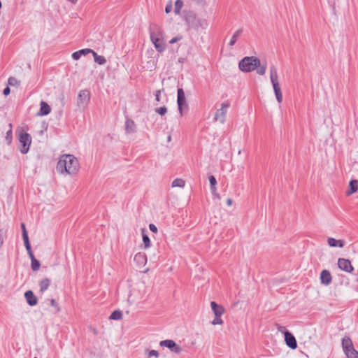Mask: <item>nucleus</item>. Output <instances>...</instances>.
Masks as SVG:
<instances>
[{"label": "nucleus", "mask_w": 358, "mask_h": 358, "mask_svg": "<svg viewBox=\"0 0 358 358\" xmlns=\"http://www.w3.org/2000/svg\"><path fill=\"white\" fill-rule=\"evenodd\" d=\"M79 162L73 155L64 154L59 157L57 164V171L62 175L74 176L79 171Z\"/></svg>", "instance_id": "1"}, {"label": "nucleus", "mask_w": 358, "mask_h": 358, "mask_svg": "<svg viewBox=\"0 0 358 358\" xmlns=\"http://www.w3.org/2000/svg\"><path fill=\"white\" fill-rule=\"evenodd\" d=\"M239 69L244 73H249L256 70L259 76H264L266 73V62L262 63L257 57H245L238 63Z\"/></svg>", "instance_id": "2"}, {"label": "nucleus", "mask_w": 358, "mask_h": 358, "mask_svg": "<svg viewBox=\"0 0 358 358\" xmlns=\"http://www.w3.org/2000/svg\"><path fill=\"white\" fill-rule=\"evenodd\" d=\"M148 287L143 282L134 284L128 296V301L131 304H138L147 297Z\"/></svg>", "instance_id": "3"}, {"label": "nucleus", "mask_w": 358, "mask_h": 358, "mask_svg": "<svg viewBox=\"0 0 358 358\" xmlns=\"http://www.w3.org/2000/svg\"><path fill=\"white\" fill-rule=\"evenodd\" d=\"M163 35V30L157 24H152L150 27V40L154 44L156 50L159 52H163L166 48V44L164 41Z\"/></svg>", "instance_id": "4"}, {"label": "nucleus", "mask_w": 358, "mask_h": 358, "mask_svg": "<svg viewBox=\"0 0 358 358\" xmlns=\"http://www.w3.org/2000/svg\"><path fill=\"white\" fill-rule=\"evenodd\" d=\"M185 21L189 29L196 31L200 29H206L208 27V22L206 19L199 17L193 12H189L185 15Z\"/></svg>", "instance_id": "5"}, {"label": "nucleus", "mask_w": 358, "mask_h": 358, "mask_svg": "<svg viewBox=\"0 0 358 358\" xmlns=\"http://www.w3.org/2000/svg\"><path fill=\"white\" fill-rule=\"evenodd\" d=\"M269 76L270 80L273 86V89L275 93L276 100L278 103L282 101V94L281 87L279 83V78L278 74V70L275 66L272 65L269 69Z\"/></svg>", "instance_id": "6"}, {"label": "nucleus", "mask_w": 358, "mask_h": 358, "mask_svg": "<svg viewBox=\"0 0 358 358\" xmlns=\"http://www.w3.org/2000/svg\"><path fill=\"white\" fill-rule=\"evenodd\" d=\"M20 146L19 150L22 154H26L29 152V148L31 143V138L30 135L27 133L22 131L19 135Z\"/></svg>", "instance_id": "7"}, {"label": "nucleus", "mask_w": 358, "mask_h": 358, "mask_svg": "<svg viewBox=\"0 0 358 358\" xmlns=\"http://www.w3.org/2000/svg\"><path fill=\"white\" fill-rule=\"evenodd\" d=\"M90 100V92L87 90H80L77 97V106L85 110L88 106Z\"/></svg>", "instance_id": "8"}, {"label": "nucleus", "mask_w": 358, "mask_h": 358, "mask_svg": "<svg viewBox=\"0 0 358 358\" xmlns=\"http://www.w3.org/2000/svg\"><path fill=\"white\" fill-rule=\"evenodd\" d=\"M230 106L229 101L223 102L220 108L217 109L214 116L215 121H219L221 124H224L226 120V115Z\"/></svg>", "instance_id": "9"}, {"label": "nucleus", "mask_w": 358, "mask_h": 358, "mask_svg": "<svg viewBox=\"0 0 358 358\" xmlns=\"http://www.w3.org/2000/svg\"><path fill=\"white\" fill-rule=\"evenodd\" d=\"M177 103L179 113L182 116L183 115L182 108L184 106H187L185 94L182 88L178 89Z\"/></svg>", "instance_id": "10"}, {"label": "nucleus", "mask_w": 358, "mask_h": 358, "mask_svg": "<svg viewBox=\"0 0 358 358\" xmlns=\"http://www.w3.org/2000/svg\"><path fill=\"white\" fill-rule=\"evenodd\" d=\"M162 347H166L176 353H180L182 351V348L177 345L173 340H164L162 341L159 343Z\"/></svg>", "instance_id": "11"}, {"label": "nucleus", "mask_w": 358, "mask_h": 358, "mask_svg": "<svg viewBox=\"0 0 358 358\" xmlns=\"http://www.w3.org/2000/svg\"><path fill=\"white\" fill-rule=\"evenodd\" d=\"M338 268L347 273H351L353 271V267L350 260L344 258H339L338 260Z\"/></svg>", "instance_id": "12"}, {"label": "nucleus", "mask_w": 358, "mask_h": 358, "mask_svg": "<svg viewBox=\"0 0 358 358\" xmlns=\"http://www.w3.org/2000/svg\"><path fill=\"white\" fill-rule=\"evenodd\" d=\"M134 261L138 268L143 267L147 262V256L144 252H139L134 255Z\"/></svg>", "instance_id": "13"}, {"label": "nucleus", "mask_w": 358, "mask_h": 358, "mask_svg": "<svg viewBox=\"0 0 358 358\" xmlns=\"http://www.w3.org/2000/svg\"><path fill=\"white\" fill-rule=\"evenodd\" d=\"M285 340L287 345L291 349H296L297 343L295 337L289 332L286 331L285 333Z\"/></svg>", "instance_id": "14"}, {"label": "nucleus", "mask_w": 358, "mask_h": 358, "mask_svg": "<svg viewBox=\"0 0 358 358\" xmlns=\"http://www.w3.org/2000/svg\"><path fill=\"white\" fill-rule=\"evenodd\" d=\"M332 278L331 273L327 270H323L320 273L321 283L324 285H329L331 282Z\"/></svg>", "instance_id": "15"}, {"label": "nucleus", "mask_w": 358, "mask_h": 358, "mask_svg": "<svg viewBox=\"0 0 358 358\" xmlns=\"http://www.w3.org/2000/svg\"><path fill=\"white\" fill-rule=\"evenodd\" d=\"M146 53L148 55V57L150 58V59H149L147 62V63L144 67L146 68L147 69L152 70L153 68H155V64H156V61H155V58L153 57L154 50L152 49L148 50Z\"/></svg>", "instance_id": "16"}, {"label": "nucleus", "mask_w": 358, "mask_h": 358, "mask_svg": "<svg viewBox=\"0 0 358 358\" xmlns=\"http://www.w3.org/2000/svg\"><path fill=\"white\" fill-rule=\"evenodd\" d=\"M24 297L26 299L27 303L29 306H34L37 304V302H38L37 298L34 296L32 291H31V290L27 291L24 293Z\"/></svg>", "instance_id": "17"}, {"label": "nucleus", "mask_w": 358, "mask_h": 358, "mask_svg": "<svg viewBox=\"0 0 358 358\" xmlns=\"http://www.w3.org/2000/svg\"><path fill=\"white\" fill-rule=\"evenodd\" d=\"M210 306L215 316H222L224 314V308L222 306L217 304L215 301H211Z\"/></svg>", "instance_id": "18"}, {"label": "nucleus", "mask_w": 358, "mask_h": 358, "mask_svg": "<svg viewBox=\"0 0 358 358\" xmlns=\"http://www.w3.org/2000/svg\"><path fill=\"white\" fill-rule=\"evenodd\" d=\"M327 243L332 248H343L345 246V241L343 240H336L334 238L329 237L327 238Z\"/></svg>", "instance_id": "19"}, {"label": "nucleus", "mask_w": 358, "mask_h": 358, "mask_svg": "<svg viewBox=\"0 0 358 358\" xmlns=\"http://www.w3.org/2000/svg\"><path fill=\"white\" fill-rule=\"evenodd\" d=\"M342 348L344 353L349 351L351 348H354L352 340L348 336H345L342 339Z\"/></svg>", "instance_id": "20"}, {"label": "nucleus", "mask_w": 358, "mask_h": 358, "mask_svg": "<svg viewBox=\"0 0 358 358\" xmlns=\"http://www.w3.org/2000/svg\"><path fill=\"white\" fill-rule=\"evenodd\" d=\"M125 130L127 134H131L136 131V124L131 120L127 119L125 122Z\"/></svg>", "instance_id": "21"}, {"label": "nucleus", "mask_w": 358, "mask_h": 358, "mask_svg": "<svg viewBox=\"0 0 358 358\" xmlns=\"http://www.w3.org/2000/svg\"><path fill=\"white\" fill-rule=\"evenodd\" d=\"M51 111V108L50 106L45 101L41 102V108L39 115H48Z\"/></svg>", "instance_id": "22"}, {"label": "nucleus", "mask_w": 358, "mask_h": 358, "mask_svg": "<svg viewBox=\"0 0 358 358\" xmlns=\"http://www.w3.org/2000/svg\"><path fill=\"white\" fill-rule=\"evenodd\" d=\"M30 259H31V266L33 271H38L40 268V262L38 261L35 257L34 254L29 255Z\"/></svg>", "instance_id": "23"}, {"label": "nucleus", "mask_w": 358, "mask_h": 358, "mask_svg": "<svg viewBox=\"0 0 358 358\" xmlns=\"http://www.w3.org/2000/svg\"><path fill=\"white\" fill-rule=\"evenodd\" d=\"M349 190L348 191V195H351L358 189V181L357 180H351L349 185Z\"/></svg>", "instance_id": "24"}, {"label": "nucleus", "mask_w": 358, "mask_h": 358, "mask_svg": "<svg viewBox=\"0 0 358 358\" xmlns=\"http://www.w3.org/2000/svg\"><path fill=\"white\" fill-rule=\"evenodd\" d=\"M50 285V280L48 278H44L43 279L39 284L40 286V291L41 292H45L47 290Z\"/></svg>", "instance_id": "25"}, {"label": "nucleus", "mask_w": 358, "mask_h": 358, "mask_svg": "<svg viewBox=\"0 0 358 358\" xmlns=\"http://www.w3.org/2000/svg\"><path fill=\"white\" fill-rule=\"evenodd\" d=\"M209 182L210 184V186H211V191H212V193L216 196L217 198H220L219 195L216 193V187H215V185L217 184V180L215 179V178L213 176H210L209 177Z\"/></svg>", "instance_id": "26"}, {"label": "nucleus", "mask_w": 358, "mask_h": 358, "mask_svg": "<svg viewBox=\"0 0 358 358\" xmlns=\"http://www.w3.org/2000/svg\"><path fill=\"white\" fill-rule=\"evenodd\" d=\"M243 32V30L241 29H239L238 30H236L234 34H233L229 43V45L230 46H233L234 45V44L236 43L237 39L238 38V37L241 35Z\"/></svg>", "instance_id": "27"}, {"label": "nucleus", "mask_w": 358, "mask_h": 358, "mask_svg": "<svg viewBox=\"0 0 358 358\" xmlns=\"http://www.w3.org/2000/svg\"><path fill=\"white\" fill-rule=\"evenodd\" d=\"M94 62L100 65H103L106 62V59L103 56L97 55L94 51L92 52Z\"/></svg>", "instance_id": "28"}, {"label": "nucleus", "mask_w": 358, "mask_h": 358, "mask_svg": "<svg viewBox=\"0 0 358 358\" xmlns=\"http://www.w3.org/2000/svg\"><path fill=\"white\" fill-rule=\"evenodd\" d=\"M22 238H23L24 246L26 248V250H27L28 255L32 254L33 252L31 251L28 234L24 233V236H22Z\"/></svg>", "instance_id": "29"}, {"label": "nucleus", "mask_w": 358, "mask_h": 358, "mask_svg": "<svg viewBox=\"0 0 358 358\" xmlns=\"http://www.w3.org/2000/svg\"><path fill=\"white\" fill-rule=\"evenodd\" d=\"M185 185V180L181 178L175 179L171 184L172 187H184Z\"/></svg>", "instance_id": "30"}, {"label": "nucleus", "mask_w": 358, "mask_h": 358, "mask_svg": "<svg viewBox=\"0 0 358 358\" xmlns=\"http://www.w3.org/2000/svg\"><path fill=\"white\" fill-rule=\"evenodd\" d=\"M345 355L348 358H358V352L355 348H351L349 351L345 352Z\"/></svg>", "instance_id": "31"}, {"label": "nucleus", "mask_w": 358, "mask_h": 358, "mask_svg": "<svg viewBox=\"0 0 358 358\" xmlns=\"http://www.w3.org/2000/svg\"><path fill=\"white\" fill-rule=\"evenodd\" d=\"M183 6V2L182 0H176L175 2V8L174 13L176 15H178L180 13V10Z\"/></svg>", "instance_id": "32"}, {"label": "nucleus", "mask_w": 358, "mask_h": 358, "mask_svg": "<svg viewBox=\"0 0 358 358\" xmlns=\"http://www.w3.org/2000/svg\"><path fill=\"white\" fill-rule=\"evenodd\" d=\"M145 354L147 355V358H158L159 357V354L157 350H146Z\"/></svg>", "instance_id": "33"}, {"label": "nucleus", "mask_w": 358, "mask_h": 358, "mask_svg": "<svg viewBox=\"0 0 358 358\" xmlns=\"http://www.w3.org/2000/svg\"><path fill=\"white\" fill-rule=\"evenodd\" d=\"M122 317V313L120 310L113 311L110 316V319L115 320H119Z\"/></svg>", "instance_id": "34"}, {"label": "nucleus", "mask_w": 358, "mask_h": 358, "mask_svg": "<svg viewBox=\"0 0 358 358\" xmlns=\"http://www.w3.org/2000/svg\"><path fill=\"white\" fill-rule=\"evenodd\" d=\"M10 129L6 132L5 140L7 142V143L9 145L12 142V125L11 124H9Z\"/></svg>", "instance_id": "35"}, {"label": "nucleus", "mask_w": 358, "mask_h": 358, "mask_svg": "<svg viewBox=\"0 0 358 358\" xmlns=\"http://www.w3.org/2000/svg\"><path fill=\"white\" fill-rule=\"evenodd\" d=\"M155 112L159 115L164 116L167 113V108L166 106L157 108Z\"/></svg>", "instance_id": "36"}, {"label": "nucleus", "mask_w": 358, "mask_h": 358, "mask_svg": "<svg viewBox=\"0 0 358 358\" xmlns=\"http://www.w3.org/2000/svg\"><path fill=\"white\" fill-rule=\"evenodd\" d=\"M143 241L145 248H148L150 247V240L149 237L145 234H143Z\"/></svg>", "instance_id": "37"}, {"label": "nucleus", "mask_w": 358, "mask_h": 358, "mask_svg": "<svg viewBox=\"0 0 358 358\" xmlns=\"http://www.w3.org/2000/svg\"><path fill=\"white\" fill-rule=\"evenodd\" d=\"M213 325H221L223 324V320L221 319V316H215L214 320L211 322Z\"/></svg>", "instance_id": "38"}, {"label": "nucleus", "mask_w": 358, "mask_h": 358, "mask_svg": "<svg viewBox=\"0 0 358 358\" xmlns=\"http://www.w3.org/2000/svg\"><path fill=\"white\" fill-rule=\"evenodd\" d=\"M78 51H79V54H80L82 56H85L89 53H92V52L94 50H92V49H90V48H85V49L80 50Z\"/></svg>", "instance_id": "39"}, {"label": "nucleus", "mask_w": 358, "mask_h": 358, "mask_svg": "<svg viewBox=\"0 0 358 358\" xmlns=\"http://www.w3.org/2000/svg\"><path fill=\"white\" fill-rule=\"evenodd\" d=\"M8 82V84L12 86L17 85L19 84L18 80L14 77L9 78Z\"/></svg>", "instance_id": "40"}, {"label": "nucleus", "mask_w": 358, "mask_h": 358, "mask_svg": "<svg viewBox=\"0 0 358 358\" xmlns=\"http://www.w3.org/2000/svg\"><path fill=\"white\" fill-rule=\"evenodd\" d=\"M81 57L82 55L79 54V51H76L72 54V58L74 60H78Z\"/></svg>", "instance_id": "41"}, {"label": "nucleus", "mask_w": 358, "mask_h": 358, "mask_svg": "<svg viewBox=\"0 0 358 358\" xmlns=\"http://www.w3.org/2000/svg\"><path fill=\"white\" fill-rule=\"evenodd\" d=\"M182 37L181 36H176V37L173 38L169 41V43H170L171 44H173V43H176V42H178V41H180V40L182 39Z\"/></svg>", "instance_id": "42"}, {"label": "nucleus", "mask_w": 358, "mask_h": 358, "mask_svg": "<svg viewBox=\"0 0 358 358\" xmlns=\"http://www.w3.org/2000/svg\"><path fill=\"white\" fill-rule=\"evenodd\" d=\"M161 93H162L161 90H159L156 91V92H155V100L157 102L160 101Z\"/></svg>", "instance_id": "43"}, {"label": "nucleus", "mask_w": 358, "mask_h": 358, "mask_svg": "<svg viewBox=\"0 0 358 358\" xmlns=\"http://www.w3.org/2000/svg\"><path fill=\"white\" fill-rule=\"evenodd\" d=\"M172 10V3L171 2H169L166 6V8H165V12L166 13H171V11Z\"/></svg>", "instance_id": "44"}, {"label": "nucleus", "mask_w": 358, "mask_h": 358, "mask_svg": "<svg viewBox=\"0 0 358 358\" xmlns=\"http://www.w3.org/2000/svg\"><path fill=\"white\" fill-rule=\"evenodd\" d=\"M149 229L151 231H152L154 233L157 232V227L154 224H150L149 225Z\"/></svg>", "instance_id": "45"}, {"label": "nucleus", "mask_w": 358, "mask_h": 358, "mask_svg": "<svg viewBox=\"0 0 358 358\" xmlns=\"http://www.w3.org/2000/svg\"><path fill=\"white\" fill-rule=\"evenodd\" d=\"M50 304L52 306H54V307H57V310H59V308L57 306V303L56 302V301L55 299H51L50 301Z\"/></svg>", "instance_id": "46"}, {"label": "nucleus", "mask_w": 358, "mask_h": 358, "mask_svg": "<svg viewBox=\"0 0 358 358\" xmlns=\"http://www.w3.org/2000/svg\"><path fill=\"white\" fill-rule=\"evenodd\" d=\"M10 90L8 87H6L4 90H3V94L5 96H7L10 94Z\"/></svg>", "instance_id": "47"}, {"label": "nucleus", "mask_w": 358, "mask_h": 358, "mask_svg": "<svg viewBox=\"0 0 358 358\" xmlns=\"http://www.w3.org/2000/svg\"><path fill=\"white\" fill-rule=\"evenodd\" d=\"M21 228H22V236H24V233L28 234L27 231L26 227H25V224L24 223L21 224Z\"/></svg>", "instance_id": "48"}, {"label": "nucleus", "mask_w": 358, "mask_h": 358, "mask_svg": "<svg viewBox=\"0 0 358 358\" xmlns=\"http://www.w3.org/2000/svg\"><path fill=\"white\" fill-rule=\"evenodd\" d=\"M227 204L228 206H231V204H232V199H230V198H229V199H227Z\"/></svg>", "instance_id": "49"}, {"label": "nucleus", "mask_w": 358, "mask_h": 358, "mask_svg": "<svg viewBox=\"0 0 358 358\" xmlns=\"http://www.w3.org/2000/svg\"><path fill=\"white\" fill-rule=\"evenodd\" d=\"M69 1L72 2V3H75L77 2L78 0H69Z\"/></svg>", "instance_id": "50"}, {"label": "nucleus", "mask_w": 358, "mask_h": 358, "mask_svg": "<svg viewBox=\"0 0 358 358\" xmlns=\"http://www.w3.org/2000/svg\"><path fill=\"white\" fill-rule=\"evenodd\" d=\"M168 141H171V136H170L168 137Z\"/></svg>", "instance_id": "51"}, {"label": "nucleus", "mask_w": 358, "mask_h": 358, "mask_svg": "<svg viewBox=\"0 0 358 358\" xmlns=\"http://www.w3.org/2000/svg\"><path fill=\"white\" fill-rule=\"evenodd\" d=\"M34 358H37V357H34Z\"/></svg>", "instance_id": "52"}]
</instances>
